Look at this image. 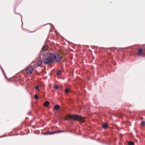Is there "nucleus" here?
Returning <instances> with one entry per match:
<instances>
[{
  "label": "nucleus",
  "instance_id": "nucleus-4",
  "mask_svg": "<svg viewBox=\"0 0 145 145\" xmlns=\"http://www.w3.org/2000/svg\"><path fill=\"white\" fill-rule=\"evenodd\" d=\"M137 55L138 56L140 57L144 55L142 53V49H140L138 50Z\"/></svg>",
  "mask_w": 145,
  "mask_h": 145
},
{
  "label": "nucleus",
  "instance_id": "nucleus-16",
  "mask_svg": "<svg viewBox=\"0 0 145 145\" xmlns=\"http://www.w3.org/2000/svg\"><path fill=\"white\" fill-rule=\"evenodd\" d=\"M35 89L36 90H39V87L38 86H37L35 87Z\"/></svg>",
  "mask_w": 145,
  "mask_h": 145
},
{
  "label": "nucleus",
  "instance_id": "nucleus-9",
  "mask_svg": "<svg viewBox=\"0 0 145 145\" xmlns=\"http://www.w3.org/2000/svg\"><path fill=\"white\" fill-rule=\"evenodd\" d=\"M49 105V103L47 101L45 102L44 103V105L45 107Z\"/></svg>",
  "mask_w": 145,
  "mask_h": 145
},
{
  "label": "nucleus",
  "instance_id": "nucleus-13",
  "mask_svg": "<svg viewBox=\"0 0 145 145\" xmlns=\"http://www.w3.org/2000/svg\"><path fill=\"white\" fill-rule=\"evenodd\" d=\"M134 144V142L132 141H130L129 142V145H133Z\"/></svg>",
  "mask_w": 145,
  "mask_h": 145
},
{
  "label": "nucleus",
  "instance_id": "nucleus-18",
  "mask_svg": "<svg viewBox=\"0 0 145 145\" xmlns=\"http://www.w3.org/2000/svg\"><path fill=\"white\" fill-rule=\"evenodd\" d=\"M141 125L143 126L145 125V121H143L141 123Z\"/></svg>",
  "mask_w": 145,
  "mask_h": 145
},
{
  "label": "nucleus",
  "instance_id": "nucleus-22",
  "mask_svg": "<svg viewBox=\"0 0 145 145\" xmlns=\"http://www.w3.org/2000/svg\"><path fill=\"white\" fill-rule=\"evenodd\" d=\"M21 17H22V16L21 15Z\"/></svg>",
  "mask_w": 145,
  "mask_h": 145
},
{
  "label": "nucleus",
  "instance_id": "nucleus-20",
  "mask_svg": "<svg viewBox=\"0 0 145 145\" xmlns=\"http://www.w3.org/2000/svg\"><path fill=\"white\" fill-rule=\"evenodd\" d=\"M50 24H50V23L48 24ZM50 26L51 27V25H50Z\"/></svg>",
  "mask_w": 145,
  "mask_h": 145
},
{
  "label": "nucleus",
  "instance_id": "nucleus-7",
  "mask_svg": "<svg viewBox=\"0 0 145 145\" xmlns=\"http://www.w3.org/2000/svg\"><path fill=\"white\" fill-rule=\"evenodd\" d=\"M42 62L41 60H38L37 63V65L38 66H40L42 64Z\"/></svg>",
  "mask_w": 145,
  "mask_h": 145
},
{
  "label": "nucleus",
  "instance_id": "nucleus-3",
  "mask_svg": "<svg viewBox=\"0 0 145 145\" xmlns=\"http://www.w3.org/2000/svg\"><path fill=\"white\" fill-rule=\"evenodd\" d=\"M33 71V68L32 67H29L26 70V72L29 74H31Z\"/></svg>",
  "mask_w": 145,
  "mask_h": 145
},
{
  "label": "nucleus",
  "instance_id": "nucleus-21",
  "mask_svg": "<svg viewBox=\"0 0 145 145\" xmlns=\"http://www.w3.org/2000/svg\"><path fill=\"white\" fill-rule=\"evenodd\" d=\"M31 32V33H32V32Z\"/></svg>",
  "mask_w": 145,
  "mask_h": 145
},
{
  "label": "nucleus",
  "instance_id": "nucleus-17",
  "mask_svg": "<svg viewBox=\"0 0 145 145\" xmlns=\"http://www.w3.org/2000/svg\"><path fill=\"white\" fill-rule=\"evenodd\" d=\"M34 98L36 100L38 99L39 98L38 96L37 95H35Z\"/></svg>",
  "mask_w": 145,
  "mask_h": 145
},
{
  "label": "nucleus",
  "instance_id": "nucleus-19",
  "mask_svg": "<svg viewBox=\"0 0 145 145\" xmlns=\"http://www.w3.org/2000/svg\"><path fill=\"white\" fill-rule=\"evenodd\" d=\"M64 132V131H60V130H59L57 132H57L56 133H62V132Z\"/></svg>",
  "mask_w": 145,
  "mask_h": 145
},
{
  "label": "nucleus",
  "instance_id": "nucleus-5",
  "mask_svg": "<svg viewBox=\"0 0 145 145\" xmlns=\"http://www.w3.org/2000/svg\"><path fill=\"white\" fill-rule=\"evenodd\" d=\"M57 132H52L51 133L49 132H47L44 133V135H51L53 134L56 133Z\"/></svg>",
  "mask_w": 145,
  "mask_h": 145
},
{
  "label": "nucleus",
  "instance_id": "nucleus-15",
  "mask_svg": "<svg viewBox=\"0 0 145 145\" xmlns=\"http://www.w3.org/2000/svg\"><path fill=\"white\" fill-rule=\"evenodd\" d=\"M54 88L56 89H57L58 88V86L57 85H55L54 86Z\"/></svg>",
  "mask_w": 145,
  "mask_h": 145
},
{
  "label": "nucleus",
  "instance_id": "nucleus-1",
  "mask_svg": "<svg viewBox=\"0 0 145 145\" xmlns=\"http://www.w3.org/2000/svg\"><path fill=\"white\" fill-rule=\"evenodd\" d=\"M61 56L56 53H49L48 57L45 59H43L44 63L46 64H49L54 61L59 62L61 60Z\"/></svg>",
  "mask_w": 145,
  "mask_h": 145
},
{
  "label": "nucleus",
  "instance_id": "nucleus-6",
  "mask_svg": "<svg viewBox=\"0 0 145 145\" xmlns=\"http://www.w3.org/2000/svg\"><path fill=\"white\" fill-rule=\"evenodd\" d=\"M47 48V46L46 45H44L43 47V48L41 49V51L42 52H44L45 51L46 49Z\"/></svg>",
  "mask_w": 145,
  "mask_h": 145
},
{
  "label": "nucleus",
  "instance_id": "nucleus-2",
  "mask_svg": "<svg viewBox=\"0 0 145 145\" xmlns=\"http://www.w3.org/2000/svg\"><path fill=\"white\" fill-rule=\"evenodd\" d=\"M69 117L70 118L74 120L80 121L82 122L85 121L83 117L77 115H71Z\"/></svg>",
  "mask_w": 145,
  "mask_h": 145
},
{
  "label": "nucleus",
  "instance_id": "nucleus-10",
  "mask_svg": "<svg viewBox=\"0 0 145 145\" xmlns=\"http://www.w3.org/2000/svg\"><path fill=\"white\" fill-rule=\"evenodd\" d=\"M108 127V125L107 124H105L103 125V127L104 129H106Z\"/></svg>",
  "mask_w": 145,
  "mask_h": 145
},
{
  "label": "nucleus",
  "instance_id": "nucleus-8",
  "mask_svg": "<svg viewBox=\"0 0 145 145\" xmlns=\"http://www.w3.org/2000/svg\"><path fill=\"white\" fill-rule=\"evenodd\" d=\"M60 106L58 105H56L54 106V108L56 110H58L60 108Z\"/></svg>",
  "mask_w": 145,
  "mask_h": 145
},
{
  "label": "nucleus",
  "instance_id": "nucleus-11",
  "mask_svg": "<svg viewBox=\"0 0 145 145\" xmlns=\"http://www.w3.org/2000/svg\"><path fill=\"white\" fill-rule=\"evenodd\" d=\"M61 71L60 70L56 72V74L57 75H59L61 74Z\"/></svg>",
  "mask_w": 145,
  "mask_h": 145
},
{
  "label": "nucleus",
  "instance_id": "nucleus-12",
  "mask_svg": "<svg viewBox=\"0 0 145 145\" xmlns=\"http://www.w3.org/2000/svg\"><path fill=\"white\" fill-rule=\"evenodd\" d=\"M1 70H2V72H3V74H4V76H5V78L7 80V81H9V80H8V79L6 77V76H5V72H4V71L2 69H1Z\"/></svg>",
  "mask_w": 145,
  "mask_h": 145
},
{
  "label": "nucleus",
  "instance_id": "nucleus-14",
  "mask_svg": "<svg viewBox=\"0 0 145 145\" xmlns=\"http://www.w3.org/2000/svg\"><path fill=\"white\" fill-rule=\"evenodd\" d=\"M69 91V90L68 88H66L65 90V93H68Z\"/></svg>",
  "mask_w": 145,
  "mask_h": 145
}]
</instances>
